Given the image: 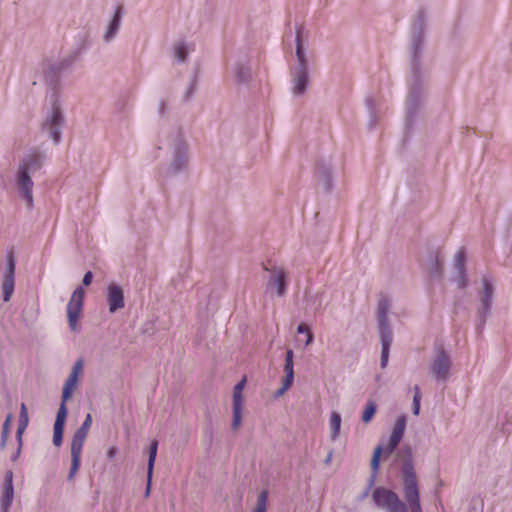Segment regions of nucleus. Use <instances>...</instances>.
<instances>
[{
  "label": "nucleus",
  "mask_w": 512,
  "mask_h": 512,
  "mask_svg": "<svg viewBox=\"0 0 512 512\" xmlns=\"http://www.w3.org/2000/svg\"><path fill=\"white\" fill-rule=\"evenodd\" d=\"M427 22L428 17L425 10H417L412 19L408 46L410 78L405 101V126L407 128L415 123L427 98V89L421 66Z\"/></svg>",
  "instance_id": "f257e3e1"
},
{
  "label": "nucleus",
  "mask_w": 512,
  "mask_h": 512,
  "mask_svg": "<svg viewBox=\"0 0 512 512\" xmlns=\"http://www.w3.org/2000/svg\"><path fill=\"white\" fill-rule=\"evenodd\" d=\"M92 425V416L87 414L81 426L75 431L71 447L82 449L85 443L86 437Z\"/></svg>",
  "instance_id": "aec40b11"
},
{
  "label": "nucleus",
  "mask_w": 512,
  "mask_h": 512,
  "mask_svg": "<svg viewBox=\"0 0 512 512\" xmlns=\"http://www.w3.org/2000/svg\"><path fill=\"white\" fill-rule=\"evenodd\" d=\"M452 366L450 353L445 350L443 345H436L429 365L432 377L439 383H446L450 378Z\"/></svg>",
  "instance_id": "1a4fd4ad"
},
{
  "label": "nucleus",
  "mask_w": 512,
  "mask_h": 512,
  "mask_svg": "<svg viewBox=\"0 0 512 512\" xmlns=\"http://www.w3.org/2000/svg\"><path fill=\"white\" fill-rule=\"evenodd\" d=\"M245 385V379L238 382L233 390V404L242 405V390Z\"/></svg>",
  "instance_id": "4c0bfd02"
},
{
  "label": "nucleus",
  "mask_w": 512,
  "mask_h": 512,
  "mask_svg": "<svg viewBox=\"0 0 512 512\" xmlns=\"http://www.w3.org/2000/svg\"><path fill=\"white\" fill-rule=\"evenodd\" d=\"M74 61H75V56L69 55L59 61H53V63L57 67V69L60 71V73L63 74L64 72L71 69Z\"/></svg>",
  "instance_id": "72a5a7b5"
},
{
  "label": "nucleus",
  "mask_w": 512,
  "mask_h": 512,
  "mask_svg": "<svg viewBox=\"0 0 512 512\" xmlns=\"http://www.w3.org/2000/svg\"><path fill=\"white\" fill-rule=\"evenodd\" d=\"M41 71L44 82L52 88L50 96L51 111L42 123V130L47 133L48 137L53 140L55 144L61 141V131L65 119L61 110L59 93L57 87L60 82L61 73L54 65L53 61H44L41 65Z\"/></svg>",
  "instance_id": "20e7f679"
},
{
  "label": "nucleus",
  "mask_w": 512,
  "mask_h": 512,
  "mask_svg": "<svg viewBox=\"0 0 512 512\" xmlns=\"http://www.w3.org/2000/svg\"><path fill=\"white\" fill-rule=\"evenodd\" d=\"M77 379L75 376L69 375L67 380L64 383L63 390H62V396H61V403L59 405L56 419L53 426V444L56 447H60L63 442V433H64V426L68 414V409L66 406L67 401L72 396V393L74 391V388L77 384Z\"/></svg>",
  "instance_id": "6e6552de"
},
{
  "label": "nucleus",
  "mask_w": 512,
  "mask_h": 512,
  "mask_svg": "<svg viewBox=\"0 0 512 512\" xmlns=\"http://www.w3.org/2000/svg\"><path fill=\"white\" fill-rule=\"evenodd\" d=\"M292 93L294 96H300L305 93L308 85V68L294 67L291 70Z\"/></svg>",
  "instance_id": "ddd939ff"
},
{
  "label": "nucleus",
  "mask_w": 512,
  "mask_h": 512,
  "mask_svg": "<svg viewBox=\"0 0 512 512\" xmlns=\"http://www.w3.org/2000/svg\"><path fill=\"white\" fill-rule=\"evenodd\" d=\"M296 59L297 64L295 67H302V68H308L307 58L302 42V30L301 28H298L296 31Z\"/></svg>",
  "instance_id": "5701e85b"
},
{
  "label": "nucleus",
  "mask_w": 512,
  "mask_h": 512,
  "mask_svg": "<svg viewBox=\"0 0 512 512\" xmlns=\"http://www.w3.org/2000/svg\"><path fill=\"white\" fill-rule=\"evenodd\" d=\"M286 273L283 269L274 268L271 270V276L267 282V289L277 288V295L282 297L286 293L287 282Z\"/></svg>",
  "instance_id": "a211bd4d"
},
{
  "label": "nucleus",
  "mask_w": 512,
  "mask_h": 512,
  "mask_svg": "<svg viewBox=\"0 0 512 512\" xmlns=\"http://www.w3.org/2000/svg\"><path fill=\"white\" fill-rule=\"evenodd\" d=\"M315 177L317 185L324 193H329L333 188V166L330 160H320L317 163Z\"/></svg>",
  "instance_id": "9b49d317"
},
{
  "label": "nucleus",
  "mask_w": 512,
  "mask_h": 512,
  "mask_svg": "<svg viewBox=\"0 0 512 512\" xmlns=\"http://www.w3.org/2000/svg\"><path fill=\"white\" fill-rule=\"evenodd\" d=\"M406 427V418L405 416H399L394 424L392 433L389 437L388 444L385 448L386 454H391L399 445L400 441L403 438L404 431Z\"/></svg>",
  "instance_id": "dca6fc26"
},
{
  "label": "nucleus",
  "mask_w": 512,
  "mask_h": 512,
  "mask_svg": "<svg viewBox=\"0 0 512 512\" xmlns=\"http://www.w3.org/2000/svg\"><path fill=\"white\" fill-rule=\"evenodd\" d=\"M84 296L85 291L81 286H79L74 290L71 299L67 304L68 323L70 329L74 332L78 331L77 321L82 311Z\"/></svg>",
  "instance_id": "9d476101"
},
{
  "label": "nucleus",
  "mask_w": 512,
  "mask_h": 512,
  "mask_svg": "<svg viewBox=\"0 0 512 512\" xmlns=\"http://www.w3.org/2000/svg\"><path fill=\"white\" fill-rule=\"evenodd\" d=\"M196 83H197L196 76H194L191 79L190 83L188 84V86L186 88V91L183 94L182 100L184 102H187L192 98L194 92L196 91Z\"/></svg>",
  "instance_id": "a19ab883"
},
{
  "label": "nucleus",
  "mask_w": 512,
  "mask_h": 512,
  "mask_svg": "<svg viewBox=\"0 0 512 512\" xmlns=\"http://www.w3.org/2000/svg\"><path fill=\"white\" fill-rule=\"evenodd\" d=\"M242 422V405L233 404V419L231 427L233 430L239 428Z\"/></svg>",
  "instance_id": "c9c22d12"
},
{
  "label": "nucleus",
  "mask_w": 512,
  "mask_h": 512,
  "mask_svg": "<svg viewBox=\"0 0 512 512\" xmlns=\"http://www.w3.org/2000/svg\"><path fill=\"white\" fill-rule=\"evenodd\" d=\"M294 353L292 349H288L285 355V364L284 371L285 377L283 380L287 381V383H293L294 381V363H293Z\"/></svg>",
  "instance_id": "bb28decb"
},
{
  "label": "nucleus",
  "mask_w": 512,
  "mask_h": 512,
  "mask_svg": "<svg viewBox=\"0 0 512 512\" xmlns=\"http://www.w3.org/2000/svg\"><path fill=\"white\" fill-rule=\"evenodd\" d=\"M106 298L110 313L117 312L125 305L123 289L117 284L111 283L108 285Z\"/></svg>",
  "instance_id": "4468645a"
},
{
  "label": "nucleus",
  "mask_w": 512,
  "mask_h": 512,
  "mask_svg": "<svg viewBox=\"0 0 512 512\" xmlns=\"http://www.w3.org/2000/svg\"><path fill=\"white\" fill-rule=\"evenodd\" d=\"M267 500H268V491L263 490L260 492L258 499H257V505L253 512H266L267 508Z\"/></svg>",
  "instance_id": "e433bc0d"
},
{
  "label": "nucleus",
  "mask_w": 512,
  "mask_h": 512,
  "mask_svg": "<svg viewBox=\"0 0 512 512\" xmlns=\"http://www.w3.org/2000/svg\"><path fill=\"white\" fill-rule=\"evenodd\" d=\"M116 453H117V449H116V447H111V448H109V450L107 451V457H108L109 459H112V458H114V457H115Z\"/></svg>",
  "instance_id": "603ef678"
},
{
  "label": "nucleus",
  "mask_w": 512,
  "mask_h": 512,
  "mask_svg": "<svg viewBox=\"0 0 512 512\" xmlns=\"http://www.w3.org/2000/svg\"><path fill=\"white\" fill-rule=\"evenodd\" d=\"M413 389H414L415 393L413 396L412 409H413V414L418 415L420 412L421 394H420V389L417 385H415Z\"/></svg>",
  "instance_id": "79ce46f5"
},
{
  "label": "nucleus",
  "mask_w": 512,
  "mask_h": 512,
  "mask_svg": "<svg viewBox=\"0 0 512 512\" xmlns=\"http://www.w3.org/2000/svg\"><path fill=\"white\" fill-rule=\"evenodd\" d=\"M483 290L480 295V302L489 304L492 306L493 295H494V287L492 282L487 278H482Z\"/></svg>",
  "instance_id": "a878e982"
},
{
  "label": "nucleus",
  "mask_w": 512,
  "mask_h": 512,
  "mask_svg": "<svg viewBox=\"0 0 512 512\" xmlns=\"http://www.w3.org/2000/svg\"><path fill=\"white\" fill-rule=\"evenodd\" d=\"M332 455H333V452H332V451H330V452L328 453V455L326 456V458H325V460H324V463H325L326 465L330 464L331 459H332Z\"/></svg>",
  "instance_id": "864d4df0"
},
{
  "label": "nucleus",
  "mask_w": 512,
  "mask_h": 512,
  "mask_svg": "<svg viewBox=\"0 0 512 512\" xmlns=\"http://www.w3.org/2000/svg\"><path fill=\"white\" fill-rule=\"evenodd\" d=\"M292 385V383H287V381L283 380L282 386L276 390L275 397L282 396Z\"/></svg>",
  "instance_id": "09e8293b"
},
{
  "label": "nucleus",
  "mask_w": 512,
  "mask_h": 512,
  "mask_svg": "<svg viewBox=\"0 0 512 512\" xmlns=\"http://www.w3.org/2000/svg\"><path fill=\"white\" fill-rule=\"evenodd\" d=\"M490 310H491V305L480 302V305H479L478 311H477L480 325H484L487 316L490 314Z\"/></svg>",
  "instance_id": "58836bf2"
},
{
  "label": "nucleus",
  "mask_w": 512,
  "mask_h": 512,
  "mask_svg": "<svg viewBox=\"0 0 512 512\" xmlns=\"http://www.w3.org/2000/svg\"><path fill=\"white\" fill-rule=\"evenodd\" d=\"M12 419H13L12 414H8L3 425H2L1 443H0L1 450H4L6 448L7 440H8L9 434H10Z\"/></svg>",
  "instance_id": "473e14b6"
},
{
  "label": "nucleus",
  "mask_w": 512,
  "mask_h": 512,
  "mask_svg": "<svg viewBox=\"0 0 512 512\" xmlns=\"http://www.w3.org/2000/svg\"><path fill=\"white\" fill-rule=\"evenodd\" d=\"M323 300L324 292H317L315 295L306 296L307 306L310 307L314 312L322 308Z\"/></svg>",
  "instance_id": "c756f323"
},
{
  "label": "nucleus",
  "mask_w": 512,
  "mask_h": 512,
  "mask_svg": "<svg viewBox=\"0 0 512 512\" xmlns=\"http://www.w3.org/2000/svg\"><path fill=\"white\" fill-rule=\"evenodd\" d=\"M188 53L189 49L185 43H179L175 48V56L180 62H184L187 59Z\"/></svg>",
  "instance_id": "ea45409f"
},
{
  "label": "nucleus",
  "mask_w": 512,
  "mask_h": 512,
  "mask_svg": "<svg viewBox=\"0 0 512 512\" xmlns=\"http://www.w3.org/2000/svg\"><path fill=\"white\" fill-rule=\"evenodd\" d=\"M384 448L382 445H378L375 447L374 451H373V454H372V458H371V462H370V466H371V469L373 471V476L371 478V483L374 482V478L378 472V469H379V465H380V459H381V455H382V452H383Z\"/></svg>",
  "instance_id": "cd10ccee"
},
{
  "label": "nucleus",
  "mask_w": 512,
  "mask_h": 512,
  "mask_svg": "<svg viewBox=\"0 0 512 512\" xmlns=\"http://www.w3.org/2000/svg\"><path fill=\"white\" fill-rule=\"evenodd\" d=\"M401 478L404 501L394 491L377 487L372 492L375 505L386 512H422L418 480L409 447L406 448V457L403 459Z\"/></svg>",
  "instance_id": "f03ea898"
},
{
  "label": "nucleus",
  "mask_w": 512,
  "mask_h": 512,
  "mask_svg": "<svg viewBox=\"0 0 512 512\" xmlns=\"http://www.w3.org/2000/svg\"><path fill=\"white\" fill-rule=\"evenodd\" d=\"M377 407L373 401H368L362 414V421L369 423L376 413Z\"/></svg>",
  "instance_id": "f704fd0d"
},
{
  "label": "nucleus",
  "mask_w": 512,
  "mask_h": 512,
  "mask_svg": "<svg viewBox=\"0 0 512 512\" xmlns=\"http://www.w3.org/2000/svg\"><path fill=\"white\" fill-rule=\"evenodd\" d=\"M82 449L71 447V467L67 479L72 481L81 464Z\"/></svg>",
  "instance_id": "393cba45"
},
{
  "label": "nucleus",
  "mask_w": 512,
  "mask_h": 512,
  "mask_svg": "<svg viewBox=\"0 0 512 512\" xmlns=\"http://www.w3.org/2000/svg\"><path fill=\"white\" fill-rule=\"evenodd\" d=\"M16 260L12 253L7 256V266L3 277V300L8 302L14 292Z\"/></svg>",
  "instance_id": "f8f14e48"
},
{
  "label": "nucleus",
  "mask_w": 512,
  "mask_h": 512,
  "mask_svg": "<svg viewBox=\"0 0 512 512\" xmlns=\"http://www.w3.org/2000/svg\"><path fill=\"white\" fill-rule=\"evenodd\" d=\"M297 332L299 334H303V333H306L307 334V340H306V345H309L312 340H313V334L310 332L309 328L304 325V324H300L298 327H297Z\"/></svg>",
  "instance_id": "c03bdc74"
},
{
  "label": "nucleus",
  "mask_w": 512,
  "mask_h": 512,
  "mask_svg": "<svg viewBox=\"0 0 512 512\" xmlns=\"http://www.w3.org/2000/svg\"><path fill=\"white\" fill-rule=\"evenodd\" d=\"M150 485H151V481L149 482V477L147 476V488H146V491H145V496L148 497L149 494H150Z\"/></svg>",
  "instance_id": "5fc2aeb1"
},
{
  "label": "nucleus",
  "mask_w": 512,
  "mask_h": 512,
  "mask_svg": "<svg viewBox=\"0 0 512 512\" xmlns=\"http://www.w3.org/2000/svg\"><path fill=\"white\" fill-rule=\"evenodd\" d=\"M168 148L171 153V162L167 168V174L175 176L187 168L189 159V146L181 127L175 128L169 135Z\"/></svg>",
  "instance_id": "423d86ee"
},
{
  "label": "nucleus",
  "mask_w": 512,
  "mask_h": 512,
  "mask_svg": "<svg viewBox=\"0 0 512 512\" xmlns=\"http://www.w3.org/2000/svg\"><path fill=\"white\" fill-rule=\"evenodd\" d=\"M169 109V100L167 98H161L158 102V114L160 117H165Z\"/></svg>",
  "instance_id": "37998d69"
},
{
  "label": "nucleus",
  "mask_w": 512,
  "mask_h": 512,
  "mask_svg": "<svg viewBox=\"0 0 512 512\" xmlns=\"http://www.w3.org/2000/svg\"><path fill=\"white\" fill-rule=\"evenodd\" d=\"M28 423H29V418H28L27 408H26V405L24 403H22L21 407H20L19 422H18V427H17V431H16V440H17V443H20V446H23L22 435H23L24 431L26 430Z\"/></svg>",
  "instance_id": "b1692460"
},
{
  "label": "nucleus",
  "mask_w": 512,
  "mask_h": 512,
  "mask_svg": "<svg viewBox=\"0 0 512 512\" xmlns=\"http://www.w3.org/2000/svg\"><path fill=\"white\" fill-rule=\"evenodd\" d=\"M157 448H158V441L153 440L149 447V456H148L147 474L149 477V481L152 479L154 463H155V459L157 456Z\"/></svg>",
  "instance_id": "c85d7f7f"
},
{
  "label": "nucleus",
  "mask_w": 512,
  "mask_h": 512,
  "mask_svg": "<svg viewBox=\"0 0 512 512\" xmlns=\"http://www.w3.org/2000/svg\"><path fill=\"white\" fill-rule=\"evenodd\" d=\"M45 160L46 154L44 152L39 151L38 149H33L22 158L19 164L16 175V184L28 209L33 207L32 188L34 183L31 179V174L40 170Z\"/></svg>",
  "instance_id": "39448f33"
},
{
  "label": "nucleus",
  "mask_w": 512,
  "mask_h": 512,
  "mask_svg": "<svg viewBox=\"0 0 512 512\" xmlns=\"http://www.w3.org/2000/svg\"><path fill=\"white\" fill-rule=\"evenodd\" d=\"M391 308L390 299L381 296L377 303V326L381 342L380 366L384 369L388 364L389 350L393 340V333L388 320V313Z\"/></svg>",
  "instance_id": "0eeeda50"
},
{
  "label": "nucleus",
  "mask_w": 512,
  "mask_h": 512,
  "mask_svg": "<svg viewBox=\"0 0 512 512\" xmlns=\"http://www.w3.org/2000/svg\"><path fill=\"white\" fill-rule=\"evenodd\" d=\"M17 444H18V447H17L16 451L11 456L12 462H16L18 460V458L20 457L21 451H22V446H20V443H17Z\"/></svg>",
  "instance_id": "3c124183"
},
{
  "label": "nucleus",
  "mask_w": 512,
  "mask_h": 512,
  "mask_svg": "<svg viewBox=\"0 0 512 512\" xmlns=\"http://www.w3.org/2000/svg\"><path fill=\"white\" fill-rule=\"evenodd\" d=\"M469 512H483V502L480 499H472Z\"/></svg>",
  "instance_id": "a18cd8bd"
},
{
  "label": "nucleus",
  "mask_w": 512,
  "mask_h": 512,
  "mask_svg": "<svg viewBox=\"0 0 512 512\" xmlns=\"http://www.w3.org/2000/svg\"><path fill=\"white\" fill-rule=\"evenodd\" d=\"M234 75L238 83H248L251 79V68L247 59H241L234 66Z\"/></svg>",
  "instance_id": "4be33fe9"
},
{
  "label": "nucleus",
  "mask_w": 512,
  "mask_h": 512,
  "mask_svg": "<svg viewBox=\"0 0 512 512\" xmlns=\"http://www.w3.org/2000/svg\"><path fill=\"white\" fill-rule=\"evenodd\" d=\"M401 478L404 501L394 491L377 487L372 492L375 505L386 512H422L418 480L409 447L406 448V457L403 459Z\"/></svg>",
  "instance_id": "7ed1b4c3"
},
{
  "label": "nucleus",
  "mask_w": 512,
  "mask_h": 512,
  "mask_svg": "<svg viewBox=\"0 0 512 512\" xmlns=\"http://www.w3.org/2000/svg\"><path fill=\"white\" fill-rule=\"evenodd\" d=\"M341 427V415L338 412H332L330 416L331 439L336 440L339 436Z\"/></svg>",
  "instance_id": "7c9ffc66"
},
{
  "label": "nucleus",
  "mask_w": 512,
  "mask_h": 512,
  "mask_svg": "<svg viewBox=\"0 0 512 512\" xmlns=\"http://www.w3.org/2000/svg\"><path fill=\"white\" fill-rule=\"evenodd\" d=\"M82 369H83V361H82V359H79L74 363L72 370L70 372V375L78 378V375L82 371Z\"/></svg>",
  "instance_id": "de8ad7c7"
},
{
  "label": "nucleus",
  "mask_w": 512,
  "mask_h": 512,
  "mask_svg": "<svg viewBox=\"0 0 512 512\" xmlns=\"http://www.w3.org/2000/svg\"><path fill=\"white\" fill-rule=\"evenodd\" d=\"M14 498V487H13V472L7 471L4 479V487L1 497V510L2 512H8L12 505Z\"/></svg>",
  "instance_id": "f3484780"
},
{
  "label": "nucleus",
  "mask_w": 512,
  "mask_h": 512,
  "mask_svg": "<svg viewBox=\"0 0 512 512\" xmlns=\"http://www.w3.org/2000/svg\"><path fill=\"white\" fill-rule=\"evenodd\" d=\"M123 15V9L121 6H118L115 9L114 15L112 19L110 20L108 27L103 35V40L106 43L111 42L117 35L120 26H121V20Z\"/></svg>",
  "instance_id": "412c9836"
},
{
  "label": "nucleus",
  "mask_w": 512,
  "mask_h": 512,
  "mask_svg": "<svg viewBox=\"0 0 512 512\" xmlns=\"http://www.w3.org/2000/svg\"><path fill=\"white\" fill-rule=\"evenodd\" d=\"M82 369H83V361H82V359H79L74 363L72 370L70 372V375L78 378V375L82 371Z\"/></svg>",
  "instance_id": "49530a36"
},
{
  "label": "nucleus",
  "mask_w": 512,
  "mask_h": 512,
  "mask_svg": "<svg viewBox=\"0 0 512 512\" xmlns=\"http://www.w3.org/2000/svg\"><path fill=\"white\" fill-rule=\"evenodd\" d=\"M444 257L439 251L432 252L427 258V270L429 275L435 279H441L443 276Z\"/></svg>",
  "instance_id": "6ab92c4d"
},
{
  "label": "nucleus",
  "mask_w": 512,
  "mask_h": 512,
  "mask_svg": "<svg viewBox=\"0 0 512 512\" xmlns=\"http://www.w3.org/2000/svg\"><path fill=\"white\" fill-rule=\"evenodd\" d=\"M93 280V274L91 271H87L85 274H84V277H83V280H82V283L83 285L85 286H88L91 284Z\"/></svg>",
  "instance_id": "8fccbe9b"
},
{
  "label": "nucleus",
  "mask_w": 512,
  "mask_h": 512,
  "mask_svg": "<svg viewBox=\"0 0 512 512\" xmlns=\"http://www.w3.org/2000/svg\"><path fill=\"white\" fill-rule=\"evenodd\" d=\"M465 261H466L465 251H464V249H460L454 257L453 280L456 282L458 287L461 289H465L467 287Z\"/></svg>",
  "instance_id": "2eb2a0df"
},
{
  "label": "nucleus",
  "mask_w": 512,
  "mask_h": 512,
  "mask_svg": "<svg viewBox=\"0 0 512 512\" xmlns=\"http://www.w3.org/2000/svg\"><path fill=\"white\" fill-rule=\"evenodd\" d=\"M365 104H366V107L369 112L368 125H369V127H372L376 124L377 118H378L377 111H376L377 103H376V100L373 99L372 97H367L365 99Z\"/></svg>",
  "instance_id": "2f4dec72"
}]
</instances>
